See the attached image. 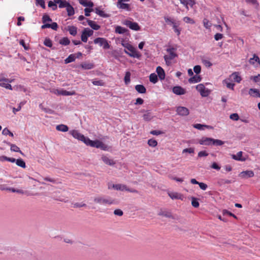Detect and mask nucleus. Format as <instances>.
I'll return each instance as SVG.
<instances>
[{
  "label": "nucleus",
  "instance_id": "f257e3e1",
  "mask_svg": "<svg viewBox=\"0 0 260 260\" xmlns=\"http://www.w3.org/2000/svg\"><path fill=\"white\" fill-rule=\"evenodd\" d=\"M122 46L126 50L124 49V52L129 56L134 58H140L141 56V54L138 52L137 49L129 43H122Z\"/></svg>",
  "mask_w": 260,
  "mask_h": 260
},
{
  "label": "nucleus",
  "instance_id": "f03ea898",
  "mask_svg": "<svg viewBox=\"0 0 260 260\" xmlns=\"http://www.w3.org/2000/svg\"><path fill=\"white\" fill-rule=\"evenodd\" d=\"M164 19L168 25H171L178 36L181 34V28L179 27L180 21H176L174 19L168 16H165Z\"/></svg>",
  "mask_w": 260,
  "mask_h": 260
},
{
  "label": "nucleus",
  "instance_id": "7ed1b4c3",
  "mask_svg": "<svg viewBox=\"0 0 260 260\" xmlns=\"http://www.w3.org/2000/svg\"><path fill=\"white\" fill-rule=\"evenodd\" d=\"M167 52L169 54L168 55H165L164 56V59L166 61L167 65L169 66L171 64V60L174 59L177 57L176 53V49L174 47L169 48L167 49Z\"/></svg>",
  "mask_w": 260,
  "mask_h": 260
},
{
  "label": "nucleus",
  "instance_id": "20e7f679",
  "mask_svg": "<svg viewBox=\"0 0 260 260\" xmlns=\"http://www.w3.org/2000/svg\"><path fill=\"white\" fill-rule=\"evenodd\" d=\"M85 144L87 146H90L97 148H101L104 150H106L107 148V145L104 144L102 142L98 140L92 141L88 138L86 139V141Z\"/></svg>",
  "mask_w": 260,
  "mask_h": 260
},
{
  "label": "nucleus",
  "instance_id": "39448f33",
  "mask_svg": "<svg viewBox=\"0 0 260 260\" xmlns=\"http://www.w3.org/2000/svg\"><path fill=\"white\" fill-rule=\"evenodd\" d=\"M93 201L94 203L104 205H110L114 203V200L110 197L107 198L104 197H97L94 198Z\"/></svg>",
  "mask_w": 260,
  "mask_h": 260
},
{
  "label": "nucleus",
  "instance_id": "423d86ee",
  "mask_svg": "<svg viewBox=\"0 0 260 260\" xmlns=\"http://www.w3.org/2000/svg\"><path fill=\"white\" fill-rule=\"evenodd\" d=\"M122 24L129 27L131 29L138 31L141 29L140 26L137 22H133L130 19L124 20L122 21Z\"/></svg>",
  "mask_w": 260,
  "mask_h": 260
},
{
  "label": "nucleus",
  "instance_id": "0eeeda50",
  "mask_svg": "<svg viewBox=\"0 0 260 260\" xmlns=\"http://www.w3.org/2000/svg\"><path fill=\"white\" fill-rule=\"evenodd\" d=\"M196 88L203 97L208 96L210 93V90L206 88L203 84L197 85Z\"/></svg>",
  "mask_w": 260,
  "mask_h": 260
},
{
  "label": "nucleus",
  "instance_id": "6e6552de",
  "mask_svg": "<svg viewBox=\"0 0 260 260\" xmlns=\"http://www.w3.org/2000/svg\"><path fill=\"white\" fill-rule=\"evenodd\" d=\"M95 44H99L100 46H102L105 49H108L110 47L107 40L104 38H97L93 41Z\"/></svg>",
  "mask_w": 260,
  "mask_h": 260
},
{
  "label": "nucleus",
  "instance_id": "1a4fd4ad",
  "mask_svg": "<svg viewBox=\"0 0 260 260\" xmlns=\"http://www.w3.org/2000/svg\"><path fill=\"white\" fill-rule=\"evenodd\" d=\"M70 134L75 139L82 141L85 143L87 137H85L83 135L80 133L77 130H72L70 131Z\"/></svg>",
  "mask_w": 260,
  "mask_h": 260
},
{
  "label": "nucleus",
  "instance_id": "9d476101",
  "mask_svg": "<svg viewBox=\"0 0 260 260\" xmlns=\"http://www.w3.org/2000/svg\"><path fill=\"white\" fill-rule=\"evenodd\" d=\"M93 34V31L89 28H85L82 33L81 39L82 42H87L88 38L91 36Z\"/></svg>",
  "mask_w": 260,
  "mask_h": 260
},
{
  "label": "nucleus",
  "instance_id": "9b49d317",
  "mask_svg": "<svg viewBox=\"0 0 260 260\" xmlns=\"http://www.w3.org/2000/svg\"><path fill=\"white\" fill-rule=\"evenodd\" d=\"M158 214L159 216H164V217H168V218H171L172 219L177 220L179 222H181V221H180V218L178 216L172 215V213L169 211H168L166 210H164V211L161 210L158 213Z\"/></svg>",
  "mask_w": 260,
  "mask_h": 260
},
{
  "label": "nucleus",
  "instance_id": "f8f14e48",
  "mask_svg": "<svg viewBox=\"0 0 260 260\" xmlns=\"http://www.w3.org/2000/svg\"><path fill=\"white\" fill-rule=\"evenodd\" d=\"M177 113L180 116H187L189 114V110L185 107L179 106L176 109Z\"/></svg>",
  "mask_w": 260,
  "mask_h": 260
},
{
  "label": "nucleus",
  "instance_id": "ddd939ff",
  "mask_svg": "<svg viewBox=\"0 0 260 260\" xmlns=\"http://www.w3.org/2000/svg\"><path fill=\"white\" fill-rule=\"evenodd\" d=\"M213 138L202 137L199 140V143L202 145H212Z\"/></svg>",
  "mask_w": 260,
  "mask_h": 260
},
{
  "label": "nucleus",
  "instance_id": "4468645a",
  "mask_svg": "<svg viewBox=\"0 0 260 260\" xmlns=\"http://www.w3.org/2000/svg\"><path fill=\"white\" fill-rule=\"evenodd\" d=\"M172 91L174 93L177 95H183L186 93L185 89L179 86L174 87Z\"/></svg>",
  "mask_w": 260,
  "mask_h": 260
},
{
  "label": "nucleus",
  "instance_id": "2eb2a0df",
  "mask_svg": "<svg viewBox=\"0 0 260 260\" xmlns=\"http://www.w3.org/2000/svg\"><path fill=\"white\" fill-rule=\"evenodd\" d=\"M124 1H118L117 3V7L120 9L125 10L126 11L130 10V6L128 4L124 3Z\"/></svg>",
  "mask_w": 260,
  "mask_h": 260
},
{
  "label": "nucleus",
  "instance_id": "dca6fc26",
  "mask_svg": "<svg viewBox=\"0 0 260 260\" xmlns=\"http://www.w3.org/2000/svg\"><path fill=\"white\" fill-rule=\"evenodd\" d=\"M254 172L251 170H247L242 172L239 176L242 178H250L254 176Z\"/></svg>",
  "mask_w": 260,
  "mask_h": 260
},
{
  "label": "nucleus",
  "instance_id": "f3484780",
  "mask_svg": "<svg viewBox=\"0 0 260 260\" xmlns=\"http://www.w3.org/2000/svg\"><path fill=\"white\" fill-rule=\"evenodd\" d=\"M231 80L235 82L240 83L242 78L239 72H234L230 76Z\"/></svg>",
  "mask_w": 260,
  "mask_h": 260
},
{
  "label": "nucleus",
  "instance_id": "a211bd4d",
  "mask_svg": "<svg viewBox=\"0 0 260 260\" xmlns=\"http://www.w3.org/2000/svg\"><path fill=\"white\" fill-rule=\"evenodd\" d=\"M41 28L42 29L46 28H51L54 30H56L58 28V24L56 22H53L51 24L46 23L42 25Z\"/></svg>",
  "mask_w": 260,
  "mask_h": 260
},
{
  "label": "nucleus",
  "instance_id": "6ab92c4d",
  "mask_svg": "<svg viewBox=\"0 0 260 260\" xmlns=\"http://www.w3.org/2000/svg\"><path fill=\"white\" fill-rule=\"evenodd\" d=\"M57 93L62 95H73L76 94L75 91H68L66 90H57Z\"/></svg>",
  "mask_w": 260,
  "mask_h": 260
},
{
  "label": "nucleus",
  "instance_id": "aec40b11",
  "mask_svg": "<svg viewBox=\"0 0 260 260\" xmlns=\"http://www.w3.org/2000/svg\"><path fill=\"white\" fill-rule=\"evenodd\" d=\"M242 151H239L236 154L232 155V157L235 160L244 161L245 160V158L242 157Z\"/></svg>",
  "mask_w": 260,
  "mask_h": 260
},
{
  "label": "nucleus",
  "instance_id": "412c9836",
  "mask_svg": "<svg viewBox=\"0 0 260 260\" xmlns=\"http://www.w3.org/2000/svg\"><path fill=\"white\" fill-rule=\"evenodd\" d=\"M112 188L117 190L124 191L126 190L127 186L124 184H116L112 185Z\"/></svg>",
  "mask_w": 260,
  "mask_h": 260
},
{
  "label": "nucleus",
  "instance_id": "4be33fe9",
  "mask_svg": "<svg viewBox=\"0 0 260 260\" xmlns=\"http://www.w3.org/2000/svg\"><path fill=\"white\" fill-rule=\"evenodd\" d=\"M102 160L104 162L105 164L109 166H113L115 164V162L113 159H110L105 155H103L102 157Z\"/></svg>",
  "mask_w": 260,
  "mask_h": 260
},
{
  "label": "nucleus",
  "instance_id": "5701e85b",
  "mask_svg": "<svg viewBox=\"0 0 260 260\" xmlns=\"http://www.w3.org/2000/svg\"><path fill=\"white\" fill-rule=\"evenodd\" d=\"M249 94L250 96L255 98H260V93L258 89L250 88L249 90Z\"/></svg>",
  "mask_w": 260,
  "mask_h": 260
},
{
  "label": "nucleus",
  "instance_id": "b1692460",
  "mask_svg": "<svg viewBox=\"0 0 260 260\" xmlns=\"http://www.w3.org/2000/svg\"><path fill=\"white\" fill-rule=\"evenodd\" d=\"M156 72L160 80H163L165 79V73L164 69L161 67H157L156 68Z\"/></svg>",
  "mask_w": 260,
  "mask_h": 260
},
{
  "label": "nucleus",
  "instance_id": "393cba45",
  "mask_svg": "<svg viewBox=\"0 0 260 260\" xmlns=\"http://www.w3.org/2000/svg\"><path fill=\"white\" fill-rule=\"evenodd\" d=\"M81 68L84 70H90L94 68V64L91 62H84L80 64Z\"/></svg>",
  "mask_w": 260,
  "mask_h": 260
},
{
  "label": "nucleus",
  "instance_id": "a878e982",
  "mask_svg": "<svg viewBox=\"0 0 260 260\" xmlns=\"http://www.w3.org/2000/svg\"><path fill=\"white\" fill-rule=\"evenodd\" d=\"M201 77L199 75H198V74H197L196 75H194L193 76H192V77H190L189 79H188V82L190 83H198V82H199L201 81Z\"/></svg>",
  "mask_w": 260,
  "mask_h": 260
},
{
  "label": "nucleus",
  "instance_id": "bb28decb",
  "mask_svg": "<svg viewBox=\"0 0 260 260\" xmlns=\"http://www.w3.org/2000/svg\"><path fill=\"white\" fill-rule=\"evenodd\" d=\"M55 2L58 4L59 8H66L69 4L66 0H55Z\"/></svg>",
  "mask_w": 260,
  "mask_h": 260
},
{
  "label": "nucleus",
  "instance_id": "cd10ccee",
  "mask_svg": "<svg viewBox=\"0 0 260 260\" xmlns=\"http://www.w3.org/2000/svg\"><path fill=\"white\" fill-rule=\"evenodd\" d=\"M79 3L84 7H92L93 3L89 0H78Z\"/></svg>",
  "mask_w": 260,
  "mask_h": 260
},
{
  "label": "nucleus",
  "instance_id": "c85d7f7f",
  "mask_svg": "<svg viewBox=\"0 0 260 260\" xmlns=\"http://www.w3.org/2000/svg\"><path fill=\"white\" fill-rule=\"evenodd\" d=\"M68 30L70 34L73 36H76L77 34V27L73 25L68 26Z\"/></svg>",
  "mask_w": 260,
  "mask_h": 260
},
{
  "label": "nucleus",
  "instance_id": "c756f323",
  "mask_svg": "<svg viewBox=\"0 0 260 260\" xmlns=\"http://www.w3.org/2000/svg\"><path fill=\"white\" fill-rule=\"evenodd\" d=\"M88 24L94 30H98L100 28V26L97 24L95 22L90 20H87Z\"/></svg>",
  "mask_w": 260,
  "mask_h": 260
},
{
  "label": "nucleus",
  "instance_id": "7c9ffc66",
  "mask_svg": "<svg viewBox=\"0 0 260 260\" xmlns=\"http://www.w3.org/2000/svg\"><path fill=\"white\" fill-rule=\"evenodd\" d=\"M135 89L140 93H145L146 92V89L143 85H137L135 86Z\"/></svg>",
  "mask_w": 260,
  "mask_h": 260
},
{
  "label": "nucleus",
  "instance_id": "2f4dec72",
  "mask_svg": "<svg viewBox=\"0 0 260 260\" xmlns=\"http://www.w3.org/2000/svg\"><path fill=\"white\" fill-rule=\"evenodd\" d=\"M56 129L58 131L66 132L68 131L69 127L67 125L61 124L57 125L56 127Z\"/></svg>",
  "mask_w": 260,
  "mask_h": 260
},
{
  "label": "nucleus",
  "instance_id": "473e14b6",
  "mask_svg": "<svg viewBox=\"0 0 260 260\" xmlns=\"http://www.w3.org/2000/svg\"><path fill=\"white\" fill-rule=\"evenodd\" d=\"M66 8L69 16H73L75 14L74 9L70 3Z\"/></svg>",
  "mask_w": 260,
  "mask_h": 260
},
{
  "label": "nucleus",
  "instance_id": "72a5a7b5",
  "mask_svg": "<svg viewBox=\"0 0 260 260\" xmlns=\"http://www.w3.org/2000/svg\"><path fill=\"white\" fill-rule=\"evenodd\" d=\"M249 62L250 64H254L256 62L257 65H259L260 64L259 58L258 57V56H257L255 54H254L253 57L250 59Z\"/></svg>",
  "mask_w": 260,
  "mask_h": 260
},
{
  "label": "nucleus",
  "instance_id": "f704fd0d",
  "mask_svg": "<svg viewBox=\"0 0 260 260\" xmlns=\"http://www.w3.org/2000/svg\"><path fill=\"white\" fill-rule=\"evenodd\" d=\"M76 55L75 54H70L65 60H64V62L65 63H70V62H72L74 61H75V60L76 59Z\"/></svg>",
  "mask_w": 260,
  "mask_h": 260
},
{
  "label": "nucleus",
  "instance_id": "c9c22d12",
  "mask_svg": "<svg viewBox=\"0 0 260 260\" xmlns=\"http://www.w3.org/2000/svg\"><path fill=\"white\" fill-rule=\"evenodd\" d=\"M115 32L119 34H123L125 33L127 30V29L122 27L120 26H117L115 28Z\"/></svg>",
  "mask_w": 260,
  "mask_h": 260
},
{
  "label": "nucleus",
  "instance_id": "e433bc0d",
  "mask_svg": "<svg viewBox=\"0 0 260 260\" xmlns=\"http://www.w3.org/2000/svg\"><path fill=\"white\" fill-rule=\"evenodd\" d=\"M169 196L172 199H181V195L177 192L169 193Z\"/></svg>",
  "mask_w": 260,
  "mask_h": 260
},
{
  "label": "nucleus",
  "instance_id": "4c0bfd02",
  "mask_svg": "<svg viewBox=\"0 0 260 260\" xmlns=\"http://www.w3.org/2000/svg\"><path fill=\"white\" fill-rule=\"evenodd\" d=\"M143 118L144 120L148 121L152 119L153 116L151 115L150 112L147 111L146 113L143 115Z\"/></svg>",
  "mask_w": 260,
  "mask_h": 260
},
{
  "label": "nucleus",
  "instance_id": "58836bf2",
  "mask_svg": "<svg viewBox=\"0 0 260 260\" xmlns=\"http://www.w3.org/2000/svg\"><path fill=\"white\" fill-rule=\"evenodd\" d=\"M149 80L153 83H156L158 81L157 76L155 73H152L150 75Z\"/></svg>",
  "mask_w": 260,
  "mask_h": 260
},
{
  "label": "nucleus",
  "instance_id": "ea45409f",
  "mask_svg": "<svg viewBox=\"0 0 260 260\" xmlns=\"http://www.w3.org/2000/svg\"><path fill=\"white\" fill-rule=\"evenodd\" d=\"M59 43L62 45L67 46L70 44V41L67 37H64L60 40Z\"/></svg>",
  "mask_w": 260,
  "mask_h": 260
},
{
  "label": "nucleus",
  "instance_id": "a19ab883",
  "mask_svg": "<svg viewBox=\"0 0 260 260\" xmlns=\"http://www.w3.org/2000/svg\"><path fill=\"white\" fill-rule=\"evenodd\" d=\"M131 75V74L129 71H127L125 73V76L124 78V81L125 84H128L130 82Z\"/></svg>",
  "mask_w": 260,
  "mask_h": 260
},
{
  "label": "nucleus",
  "instance_id": "79ce46f5",
  "mask_svg": "<svg viewBox=\"0 0 260 260\" xmlns=\"http://www.w3.org/2000/svg\"><path fill=\"white\" fill-rule=\"evenodd\" d=\"M7 144L11 146V150L14 152H21L19 148L15 144H11L10 143H7Z\"/></svg>",
  "mask_w": 260,
  "mask_h": 260
},
{
  "label": "nucleus",
  "instance_id": "37998d69",
  "mask_svg": "<svg viewBox=\"0 0 260 260\" xmlns=\"http://www.w3.org/2000/svg\"><path fill=\"white\" fill-rule=\"evenodd\" d=\"M16 164L17 166L21 168H25L26 167L25 162L22 159H17L16 161Z\"/></svg>",
  "mask_w": 260,
  "mask_h": 260
},
{
  "label": "nucleus",
  "instance_id": "c03bdc74",
  "mask_svg": "<svg viewBox=\"0 0 260 260\" xmlns=\"http://www.w3.org/2000/svg\"><path fill=\"white\" fill-rule=\"evenodd\" d=\"M191 205L193 207H194V208H198L200 205L199 201H198V199L196 198L192 197L191 198Z\"/></svg>",
  "mask_w": 260,
  "mask_h": 260
},
{
  "label": "nucleus",
  "instance_id": "a18cd8bd",
  "mask_svg": "<svg viewBox=\"0 0 260 260\" xmlns=\"http://www.w3.org/2000/svg\"><path fill=\"white\" fill-rule=\"evenodd\" d=\"M56 4H57V3H56L55 2V0L54 1V2L50 1L48 2V7L51 8L52 10L55 11L57 8Z\"/></svg>",
  "mask_w": 260,
  "mask_h": 260
},
{
  "label": "nucleus",
  "instance_id": "49530a36",
  "mask_svg": "<svg viewBox=\"0 0 260 260\" xmlns=\"http://www.w3.org/2000/svg\"><path fill=\"white\" fill-rule=\"evenodd\" d=\"M229 80H230V79H225L224 80V82L226 84V86L228 88L234 90L235 84L229 82Z\"/></svg>",
  "mask_w": 260,
  "mask_h": 260
},
{
  "label": "nucleus",
  "instance_id": "de8ad7c7",
  "mask_svg": "<svg viewBox=\"0 0 260 260\" xmlns=\"http://www.w3.org/2000/svg\"><path fill=\"white\" fill-rule=\"evenodd\" d=\"M148 144L149 146L154 147L157 146V142L153 139H150L148 141Z\"/></svg>",
  "mask_w": 260,
  "mask_h": 260
},
{
  "label": "nucleus",
  "instance_id": "09e8293b",
  "mask_svg": "<svg viewBox=\"0 0 260 260\" xmlns=\"http://www.w3.org/2000/svg\"><path fill=\"white\" fill-rule=\"evenodd\" d=\"M203 24L204 27L207 29H209L212 25L211 23L206 18L203 19Z\"/></svg>",
  "mask_w": 260,
  "mask_h": 260
},
{
  "label": "nucleus",
  "instance_id": "8fccbe9b",
  "mask_svg": "<svg viewBox=\"0 0 260 260\" xmlns=\"http://www.w3.org/2000/svg\"><path fill=\"white\" fill-rule=\"evenodd\" d=\"M224 144V142L218 139H213L212 145L216 146H221Z\"/></svg>",
  "mask_w": 260,
  "mask_h": 260
},
{
  "label": "nucleus",
  "instance_id": "3c124183",
  "mask_svg": "<svg viewBox=\"0 0 260 260\" xmlns=\"http://www.w3.org/2000/svg\"><path fill=\"white\" fill-rule=\"evenodd\" d=\"M86 204L84 203H75L73 204V207L74 208H81L83 207H86Z\"/></svg>",
  "mask_w": 260,
  "mask_h": 260
},
{
  "label": "nucleus",
  "instance_id": "603ef678",
  "mask_svg": "<svg viewBox=\"0 0 260 260\" xmlns=\"http://www.w3.org/2000/svg\"><path fill=\"white\" fill-rule=\"evenodd\" d=\"M2 134L4 135H9L10 136L13 137L14 136L13 134L10 131V130L7 128H5L2 132Z\"/></svg>",
  "mask_w": 260,
  "mask_h": 260
},
{
  "label": "nucleus",
  "instance_id": "864d4df0",
  "mask_svg": "<svg viewBox=\"0 0 260 260\" xmlns=\"http://www.w3.org/2000/svg\"><path fill=\"white\" fill-rule=\"evenodd\" d=\"M95 13L99 15V16L103 17H107V15H106L105 12L103 10H99L98 9H95Z\"/></svg>",
  "mask_w": 260,
  "mask_h": 260
},
{
  "label": "nucleus",
  "instance_id": "5fc2aeb1",
  "mask_svg": "<svg viewBox=\"0 0 260 260\" xmlns=\"http://www.w3.org/2000/svg\"><path fill=\"white\" fill-rule=\"evenodd\" d=\"M209 127L210 126H208V125H204V124H194L193 125V127L198 129H200V130H202L203 129V127Z\"/></svg>",
  "mask_w": 260,
  "mask_h": 260
},
{
  "label": "nucleus",
  "instance_id": "6e6d98bb",
  "mask_svg": "<svg viewBox=\"0 0 260 260\" xmlns=\"http://www.w3.org/2000/svg\"><path fill=\"white\" fill-rule=\"evenodd\" d=\"M52 19L50 18L49 15H44L42 18V22L43 23L46 24V22H51Z\"/></svg>",
  "mask_w": 260,
  "mask_h": 260
},
{
  "label": "nucleus",
  "instance_id": "4d7b16f0",
  "mask_svg": "<svg viewBox=\"0 0 260 260\" xmlns=\"http://www.w3.org/2000/svg\"><path fill=\"white\" fill-rule=\"evenodd\" d=\"M0 86L4 87L6 89L12 90V86L9 83H0Z\"/></svg>",
  "mask_w": 260,
  "mask_h": 260
},
{
  "label": "nucleus",
  "instance_id": "13d9d810",
  "mask_svg": "<svg viewBox=\"0 0 260 260\" xmlns=\"http://www.w3.org/2000/svg\"><path fill=\"white\" fill-rule=\"evenodd\" d=\"M183 20L187 23L194 24V21L189 17L186 16L183 18Z\"/></svg>",
  "mask_w": 260,
  "mask_h": 260
},
{
  "label": "nucleus",
  "instance_id": "bf43d9fd",
  "mask_svg": "<svg viewBox=\"0 0 260 260\" xmlns=\"http://www.w3.org/2000/svg\"><path fill=\"white\" fill-rule=\"evenodd\" d=\"M92 83L94 85L96 86H103L104 85V83L102 80H93Z\"/></svg>",
  "mask_w": 260,
  "mask_h": 260
},
{
  "label": "nucleus",
  "instance_id": "052dcab7",
  "mask_svg": "<svg viewBox=\"0 0 260 260\" xmlns=\"http://www.w3.org/2000/svg\"><path fill=\"white\" fill-rule=\"evenodd\" d=\"M44 45L48 47H51L52 45V41L49 39H46L44 42Z\"/></svg>",
  "mask_w": 260,
  "mask_h": 260
},
{
  "label": "nucleus",
  "instance_id": "680f3d73",
  "mask_svg": "<svg viewBox=\"0 0 260 260\" xmlns=\"http://www.w3.org/2000/svg\"><path fill=\"white\" fill-rule=\"evenodd\" d=\"M230 118L235 121H237L239 119V116L237 113H233L231 114Z\"/></svg>",
  "mask_w": 260,
  "mask_h": 260
},
{
  "label": "nucleus",
  "instance_id": "e2e57ef3",
  "mask_svg": "<svg viewBox=\"0 0 260 260\" xmlns=\"http://www.w3.org/2000/svg\"><path fill=\"white\" fill-rule=\"evenodd\" d=\"M208 155V153L206 151H201L198 153V157H206Z\"/></svg>",
  "mask_w": 260,
  "mask_h": 260
},
{
  "label": "nucleus",
  "instance_id": "0e129e2a",
  "mask_svg": "<svg viewBox=\"0 0 260 260\" xmlns=\"http://www.w3.org/2000/svg\"><path fill=\"white\" fill-rule=\"evenodd\" d=\"M193 71L196 74H199L201 71V67L199 65L195 66L193 68Z\"/></svg>",
  "mask_w": 260,
  "mask_h": 260
},
{
  "label": "nucleus",
  "instance_id": "69168bd1",
  "mask_svg": "<svg viewBox=\"0 0 260 260\" xmlns=\"http://www.w3.org/2000/svg\"><path fill=\"white\" fill-rule=\"evenodd\" d=\"M36 2L37 4L39 5L42 8H45V3L44 0H38Z\"/></svg>",
  "mask_w": 260,
  "mask_h": 260
},
{
  "label": "nucleus",
  "instance_id": "338daca9",
  "mask_svg": "<svg viewBox=\"0 0 260 260\" xmlns=\"http://www.w3.org/2000/svg\"><path fill=\"white\" fill-rule=\"evenodd\" d=\"M198 185H199L200 188L203 190H205L208 187L207 185L203 182H199Z\"/></svg>",
  "mask_w": 260,
  "mask_h": 260
},
{
  "label": "nucleus",
  "instance_id": "774afa93",
  "mask_svg": "<svg viewBox=\"0 0 260 260\" xmlns=\"http://www.w3.org/2000/svg\"><path fill=\"white\" fill-rule=\"evenodd\" d=\"M223 37V35L220 33H217L214 36V39L216 41H218Z\"/></svg>",
  "mask_w": 260,
  "mask_h": 260
}]
</instances>
